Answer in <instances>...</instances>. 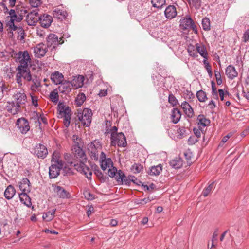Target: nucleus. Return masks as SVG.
I'll use <instances>...</instances> for the list:
<instances>
[{"instance_id":"obj_8","label":"nucleus","mask_w":249,"mask_h":249,"mask_svg":"<svg viewBox=\"0 0 249 249\" xmlns=\"http://www.w3.org/2000/svg\"><path fill=\"white\" fill-rule=\"evenodd\" d=\"M180 27L183 30L191 29L196 34L198 33L196 25L189 16H186L180 19Z\"/></svg>"},{"instance_id":"obj_50","label":"nucleus","mask_w":249,"mask_h":249,"mask_svg":"<svg viewBox=\"0 0 249 249\" xmlns=\"http://www.w3.org/2000/svg\"><path fill=\"white\" fill-rule=\"evenodd\" d=\"M16 30H17V32L18 35V37H20L19 39L20 40L24 39L25 36V32L23 28L21 27H19L18 28L17 27V29Z\"/></svg>"},{"instance_id":"obj_12","label":"nucleus","mask_w":249,"mask_h":249,"mask_svg":"<svg viewBox=\"0 0 249 249\" xmlns=\"http://www.w3.org/2000/svg\"><path fill=\"white\" fill-rule=\"evenodd\" d=\"M16 125L18 126L20 132L23 134H26L30 129L29 122L24 118L18 119Z\"/></svg>"},{"instance_id":"obj_63","label":"nucleus","mask_w":249,"mask_h":249,"mask_svg":"<svg viewBox=\"0 0 249 249\" xmlns=\"http://www.w3.org/2000/svg\"><path fill=\"white\" fill-rule=\"evenodd\" d=\"M58 110L59 111V114H60L66 108V107L63 104L59 103L58 104Z\"/></svg>"},{"instance_id":"obj_11","label":"nucleus","mask_w":249,"mask_h":249,"mask_svg":"<svg viewBox=\"0 0 249 249\" xmlns=\"http://www.w3.org/2000/svg\"><path fill=\"white\" fill-rule=\"evenodd\" d=\"M32 152L38 158L41 159L45 158L48 154V150L46 146L41 144H36Z\"/></svg>"},{"instance_id":"obj_31","label":"nucleus","mask_w":249,"mask_h":249,"mask_svg":"<svg viewBox=\"0 0 249 249\" xmlns=\"http://www.w3.org/2000/svg\"><path fill=\"white\" fill-rule=\"evenodd\" d=\"M16 190L12 185H9L4 192V196L8 200L12 198L15 194Z\"/></svg>"},{"instance_id":"obj_5","label":"nucleus","mask_w":249,"mask_h":249,"mask_svg":"<svg viewBox=\"0 0 249 249\" xmlns=\"http://www.w3.org/2000/svg\"><path fill=\"white\" fill-rule=\"evenodd\" d=\"M92 111L88 108H85L81 112H78L77 117L78 120L85 126H89L91 122Z\"/></svg>"},{"instance_id":"obj_32","label":"nucleus","mask_w":249,"mask_h":249,"mask_svg":"<svg viewBox=\"0 0 249 249\" xmlns=\"http://www.w3.org/2000/svg\"><path fill=\"white\" fill-rule=\"evenodd\" d=\"M30 182L27 178H23L19 185L20 189L22 192L30 191Z\"/></svg>"},{"instance_id":"obj_45","label":"nucleus","mask_w":249,"mask_h":249,"mask_svg":"<svg viewBox=\"0 0 249 249\" xmlns=\"http://www.w3.org/2000/svg\"><path fill=\"white\" fill-rule=\"evenodd\" d=\"M196 96L200 102H205L207 99L206 93L202 90L197 92Z\"/></svg>"},{"instance_id":"obj_38","label":"nucleus","mask_w":249,"mask_h":249,"mask_svg":"<svg viewBox=\"0 0 249 249\" xmlns=\"http://www.w3.org/2000/svg\"><path fill=\"white\" fill-rule=\"evenodd\" d=\"M52 164L59 165L63 164L62 160H60L59 154L57 152H54L52 155L51 160Z\"/></svg>"},{"instance_id":"obj_7","label":"nucleus","mask_w":249,"mask_h":249,"mask_svg":"<svg viewBox=\"0 0 249 249\" xmlns=\"http://www.w3.org/2000/svg\"><path fill=\"white\" fill-rule=\"evenodd\" d=\"M8 13L10 19L7 22V26H9L11 30L15 31L17 29V27L14 24V22H19L22 20V18L20 15L18 14L17 10L15 11L13 9H11Z\"/></svg>"},{"instance_id":"obj_4","label":"nucleus","mask_w":249,"mask_h":249,"mask_svg":"<svg viewBox=\"0 0 249 249\" xmlns=\"http://www.w3.org/2000/svg\"><path fill=\"white\" fill-rule=\"evenodd\" d=\"M74 144L72 147L73 154L75 159L79 160L80 162H85L87 161V157L84 150L82 149L78 142V138L73 136Z\"/></svg>"},{"instance_id":"obj_52","label":"nucleus","mask_w":249,"mask_h":249,"mask_svg":"<svg viewBox=\"0 0 249 249\" xmlns=\"http://www.w3.org/2000/svg\"><path fill=\"white\" fill-rule=\"evenodd\" d=\"M212 95L213 98L215 99H218V95L217 92L216 88L214 86V83L213 82H212Z\"/></svg>"},{"instance_id":"obj_21","label":"nucleus","mask_w":249,"mask_h":249,"mask_svg":"<svg viewBox=\"0 0 249 249\" xmlns=\"http://www.w3.org/2000/svg\"><path fill=\"white\" fill-rule=\"evenodd\" d=\"M164 14L166 18L172 19L177 16L176 8L174 5H169L164 11Z\"/></svg>"},{"instance_id":"obj_27","label":"nucleus","mask_w":249,"mask_h":249,"mask_svg":"<svg viewBox=\"0 0 249 249\" xmlns=\"http://www.w3.org/2000/svg\"><path fill=\"white\" fill-rule=\"evenodd\" d=\"M196 49L199 54L205 59H208V53L205 45L196 43Z\"/></svg>"},{"instance_id":"obj_37","label":"nucleus","mask_w":249,"mask_h":249,"mask_svg":"<svg viewBox=\"0 0 249 249\" xmlns=\"http://www.w3.org/2000/svg\"><path fill=\"white\" fill-rule=\"evenodd\" d=\"M31 81L33 84L31 86V89L32 90L35 91L41 86L40 81L36 76L32 77Z\"/></svg>"},{"instance_id":"obj_46","label":"nucleus","mask_w":249,"mask_h":249,"mask_svg":"<svg viewBox=\"0 0 249 249\" xmlns=\"http://www.w3.org/2000/svg\"><path fill=\"white\" fill-rule=\"evenodd\" d=\"M143 169V167L140 164L135 163L134 164L131 168V170L134 173H140Z\"/></svg>"},{"instance_id":"obj_56","label":"nucleus","mask_w":249,"mask_h":249,"mask_svg":"<svg viewBox=\"0 0 249 249\" xmlns=\"http://www.w3.org/2000/svg\"><path fill=\"white\" fill-rule=\"evenodd\" d=\"M117 172V170L115 167H112L111 169H109L108 174L110 177L113 178L115 176Z\"/></svg>"},{"instance_id":"obj_51","label":"nucleus","mask_w":249,"mask_h":249,"mask_svg":"<svg viewBox=\"0 0 249 249\" xmlns=\"http://www.w3.org/2000/svg\"><path fill=\"white\" fill-rule=\"evenodd\" d=\"M50 98L52 101L54 103H57L59 100L58 94L57 92H51L50 94Z\"/></svg>"},{"instance_id":"obj_58","label":"nucleus","mask_w":249,"mask_h":249,"mask_svg":"<svg viewBox=\"0 0 249 249\" xmlns=\"http://www.w3.org/2000/svg\"><path fill=\"white\" fill-rule=\"evenodd\" d=\"M218 91L219 96L221 101L224 100V98L225 96H226V95H228V92L227 91H226V92L225 93L223 89H218Z\"/></svg>"},{"instance_id":"obj_64","label":"nucleus","mask_w":249,"mask_h":249,"mask_svg":"<svg viewBox=\"0 0 249 249\" xmlns=\"http://www.w3.org/2000/svg\"><path fill=\"white\" fill-rule=\"evenodd\" d=\"M188 142L189 144L192 145L197 142H198V140L197 139H194V138L190 137L188 139Z\"/></svg>"},{"instance_id":"obj_28","label":"nucleus","mask_w":249,"mask_h":249,"mask_svg":"<svg viewBox=\"0 0 249 249\" xmlns=\"http://www.w3.org/2000/svg\"><path fill=\"white\" fill-rule=\"evenodd\" d=\"M181 107L187 116L189 117L192 116L194 113L193 109L188 103L186 101L183 102L182 103Z\"/></svg>"},{"instance_id":"obj_44","label":"nucleus","mask_w":249,"mask_h":249,"mask_svg":"<svg viewBox=\"0 0 249 249\" xmlns=\"http://www.w3.org/2000/svg\"><path fill=\"white\" fill-rule=\"evenodd\" d=\"M202 26L205 31L210 30V21L208 18H205L202 20Z\"/></svg>"},{"instance_id":"obj_29","label":"nucleus","mask_w":249,"mask_h":249,"mask_svg":"<svg viewBox=\"0 0 249 249\" xmlns=\"http://www.w3.org/2000/svg\"><path fill=\"white\" fill-rule=\"evenodd\" d=\"M181 116L180 111L178 108H173L171 114L172 122L175 124L178 123L181 118Z\"/></svg>"},{"instance_id":"obj_26","label":"nucleus","mask_w":249,"mask_h":249,"mask_svg":"<svg viewBox=\"0 0 249 249\" xmlns=\"http://www.w3.org/2000/svg\"><path fill=\"white\" fill-rule=\"evenodd\" d=\"M19 199L22 203L28 207L32 205V202L30 197L27 194L26 192H23L19 195Z\"/></svg>"},{"instance_id":"obj_62","label":"nucleus","mask_w":249,"mask_h":249,"mask_svg":"<svg viewBox=\"0 0 249 249\" xmlns=\"http://www.w3.org/2000/svg\"><path fill=\"white\" fill-rule=\"evenodd\" d=\"M184 155L186 158V159L187 160H191V158L192 157V152H191L190 151V150H188L187 151H186L184 153Z\"/></svg>"},{"instance_id":"obj_24","label":"nucleus","mask_w":249,"mask_h":249,"mask_svg":"<svg viewBox=\"0 0 249 249\" xmlns=\"http://www.w3.org/2000/svg\"><path fill=\"white\" fill-rule=\"evenodd\" d=\"M226 74L230 79H233L238 75L235 68L232 65L228 66L226 69Z\"/></svg>"},{"instance_id":"obj_3","label":"nucleus","mask_w":249,"mask_h":249,"mask_svg":"<svg viewBox=\"0 0 249 249\" xmlns=\"http://www.w3.org/2000/svg\"><path fill=\"white\" fill-rule=\"evenodd\" d=\"M102 147L101 142L97 140L93 141L87 145L89 154L92 160L96 161L98 160L99 154Z\"/></svg>"},{"instance_id":"obj_16","label":"nucleus","mask_w":249,"mask_h":249,"mask_svg":"<svg viewBox=\"0 0 249 249\" xmlns=\"http://www.w3.org/2000/svg\"><path fill=\"white\" fill-rule=\"evenodd\" d=\"M40 25L45 28H48L53 21L52 17L48 14H43L39 17V19Z\"/></svg>"},{"instance_id":"obj_48","label":"nucleus","mask_w":249,"mask_h":249,"mask_svg":"<svg viewBox=\"0 0 249 249\" xmlns=\"http://www.w3.org/2000/svg\"><path fill=\"white\" fill-rule=\"evenodd\" d=\"M188 52L190 56L193 57H196L198 56L197 53L195 51L194 46H190L187 49Z\"/></svg>"},{"instance_id":"obj_13","label":"nucleus","mask_w":249,"mask_h":249,"mask_svg":"<svg viewBox=\"0 0 249 249\" xmlns=\"http://www.w3.org/2000/svg\"><path fill=\"white\" fill-rule=\"evenodd\" d=\"M46 42L47 47L53 46V48H54L55 45L62 44L63 40L61 38L59 40L58 36L55 34H50L47 37Z\"/></svg>"},{"instance_id":"obj_41","label":"nucleus","mask_w":249,"mask_h":249,"mask_svg":"<svg viewBox=\"0 0 249 249\" xmlns=\"http://www.w3.org/2000/svg\"><path fill=\"white\" fill-rule=\"evenodd\" d=\"M101 167L103 170H105L107 168L109 167L111 165L112 166V162L110 158H108L107 160L100 161Z\"/></svg>"},{"instance_id":"obj_2","label":"nucleus","mask_w":249,"mask_h":249,"mask_svg":"<svg viewBox=\"0 0 249 249\" xmlns=\"http://www.w3.org/2000/svg\"><path fill=\"white\" fill-rule=\"evenodd\" d=\"M16 70L18 72L16 75V81L19 86H22V78L29 82L32 80V76L29 67H17Z\"/></svg>"},{"instance_id":"obj_61","label":"nucleus","mask_w":249,"mask_h":249,"mask_svg":"<svg viewBox=\"0 0 249 249\" xmlns=\"http://www.w3.org/2000/svg\"><path fill=\"white\" fill-rule=\"evenodd\" d=\"M205 68L207 70L209 76L211 77L212 76V71L210 64H209L207 66H205Z\"/></svg>"},{"instance_id":"obj_14","label":"nucleus","mask_w":249,"mask_h":249,"mask_svg":"<svg viewBox=\"0 0 249 249\" xmlns=\"http://www.w3.org/2000/svg\"><path fill=\"white\" fill-rule=\"evenodd\" d=\"M39 14L36 9L30 12L26 17V21L30 26H35L39 19Z\"/></svg>"},{"instance_id":"obj_33","label":"nucleus","mask_w":249,"mask_h":249,"mask_svg":"<svg viewBox=\"0 0 249 249\" xmlns=\"http://www.w3.org/2000/svg\"><path fill=\"white\" fill-rule=\"evenodd\" d=\"M56 209H53L51 211H49L46 213H43L42 218L46 221H51L55 216Z\"/></svg>"},{"instance_id":"obj_57","label":"nucleus","mask_w":249,"mask_h":249,"mask_svg":"<svg viewBox=\"0 0 249 249\" xmlns=\"http://www.w3.org/2000/svg\"><path fill=\"white\" fill-rule=\"evenodd\" d=\"M36 118L37 119L38 122V124L40 125L41 123L40 121H41L43 123H46V121L45 118L43 116V115L39 114L38 113H36Z\"/></svg>"},{"instance_id":"obj_23","label":"nucleus","mask_w":249,"mask_h":249,"mask_svg":"<svg viewBox=\"0 0 249 249\" xmlns=\"http://www.w3.org/2000/svg\"><path fill=\"white\" fill-rule=\"evenodd\" d=\"M60 115L64 117L65 121L64 125L68 127L70 124L71 110L69 107H66V108L62 112Z\"/></svg>"},{"instance_id":"obj_43","label":"nucleus","mask_w":249,"mask_h":249,"mask_svg":"<svg viewBox=\"0 0 249 249\" xmlns=\"http://www.w3.org/2000/svg\"><path fill=\"white\" fill-rule=\"evenodd\" d=\"M190 6L194 7L196 9H198L201 5V0H186Z\"/></svg>"},{"instance_id":"obj_42","label":"nucleus","mask_w":249,"mask_h":249,"mask_svg":"<svg viewBox=\"0 0 249 249\" xmlns=\"http://www.w3.org/2000/svg\"><path fill=\"white\" fill-rule=\"evenodd\" d=\"M165 0H151L153 6L159 9L165 4Z\"/></svg>"},{"instance_id":"obj_22","label":"nucleus","mask_w":249,"mask_h":249,"mask_svg":"<svg viewBox=\"0 0 249 249\" xmlns=\"http://www.w3.org/2000/svg\"><path fill=\"white\" fill-rule=\"evenodd\" d=\"M71 85L69 81H65L61 83L58 87V90L60 93L63 94H68L71 90Z\"/></svg>"},{"instance_id":"obj_1","label":"nucleus","mask_w":249,"mask_h":249,"mask_svg":"<svg viewBox=\"0 0 249 249\" xmlns=\"http://www.w3.org/2000/svg\"><path fill=\"white\" fill-rule=\"evenodd\" d=\"M11 55L16 61L19 63L18 67H27L31 63V58L27 51H20L17 53L13 50Z\"/></svg>"},{"instance_id":"obj_6","label":"nucleus","mask_w":249,"mask_h":249,"mask_svg":"<svg viewBox=\"0 0 249 249\" xmlns=\"http://www.w3.org/2000/svg\"><path fill=\"white\" fill-rule=\"evenodd\" d=\"M71 165H73L76 170L81 173H83L89 179H91L92 171L84 162H79V163H75L72 161L70 162Z\"/></svg>"},{"instance_id":"obj_9","label":"nucleus","mask_w":249,"mask_h":249,"mask_svg":"<svg viewBox=\"0 0 249 249\" xmlns=\"http://www.w3.org/2000/svg\"><path fill=\"white\" fill-rule=\"evenodd\" d=\"M13 98L18 107L20 108L27 102V97L23 90L16 91L13 95Z\"/></svg>"},{"instance_id":"obj_53","label":"nucleus","mask_w":249,"mask_h":249,"mask_svg":"<svg viewBox=\"0 0 249 249\" xmlns=\"http://www.w3.org/2000/svg\"><path fill=\"white\" fill-rule=\"evenodd\" d=\"M31 6L33 7L36 8L41 4L40 0H29Z\"/></svg>"},{"instance_id":"obj_39","label":"nucleus","mask_w":249,"mask_h":249,"mask_svg":"<svg viewBox=\"0 0 249 249\" xmlns=\"http://www.w3.org/2000/svg\"><path fill=\"white\" fill-rule=\"evenodd\" d=\"M86 100V96L83 93L78 94L76 98L75 102L78 106H81Z\"/></svg>"},{"instance_id":"obj_15","label":"nucleus","mask_w":249,"mask_h":249,"mask_svg":"<svg viewBox=\"0 0 249 249\" xmlns=\"http://www.w3.org/2000/svg\"><path fill=\"white\" fill-rule=\"evenodd\" d=\"M63 167V164H51L49 167V174L50 178H55L60 174V171Z\"/></svg>"},{"instance_id":"obj_59","label":"nucleus","mask_w":249,"mask_h":249,"mask_svg":"<svg viewBox=\"0 0 249 249\" xmlns=\"http://www.w3.org/2000/svg\"><path fill=\"white\" fill-rule=\"evenodd\" d=\"M249 39V29L247 30L243 34V40L244 42H247Z\"/></svg>"},{"instance_id":"obj_55","label":"nucleus","mask_w":249,"mask_h":249,"mask_svg":"<svg viewBox=\"0 0 249 249\" xmlns=\"http://www.w3.org/2000/svg\"><path fill=\"white\" fill-rule=\"evenodd\" d=\"M17 12L19 15L21 16L22 19L24 16L28 13V11L24 7H21L20 9H17Z\"/></svg>"},{"instance_id":"obj_49","label":"nucleus","mask_w":249,"mask_h":249,"mask_svg":"<svg viewBox=\"0 0 249 249\" xmlns=\"http://www.w3.org/2000/svg\"><path fill=\"white\" fill-rule=\"evenodd\" d=\"M168 102L172 105L173 106H176L178 101L175 96L173 94H170L168 97Z\"/></svg>"},{"instance_id":"obj_25","label":"nucleus","mask_w":249,"mask_h":249,"mask_svg":"<svg viewBox=\"0 0 249 249\" xmlns=\"http://www.w3.org/2000/svg\"><path fill=\"white\" fill-rule=\"evenodd\" d=\"M63 75L58 71H55L51 75V79L56 85L60 84L63 79Z\"/></svg>"},{"instance_id":"obj_10","label":"nucleus","mask_w":249,"mask_h":249,"mask_svg":"<svg viewBox=\"0 0 249 249\" xmlns=\"http://www.w3.org/2000/svg\"><path fill=\"white\" fill-rule=\"evenodd\" d=\"M111 139L112 145L117 144L118 146L123 147H125L127 145L126 138L122 132L118 133L115 136L113 135Z\"/></svg>"},{"instance_id":"obj_17","label":"nucleus","mask_w":249,"mask_h":249,"mask_svg":"<svg viewBox=\"0 0 249 249\" xmlns=\"http://www.w3.org/2000/svg\"><path fill=\"white\" fill-rule=\"evenodd\" d=\"M34 52L36 57L41 58L45 55L47 52V48L43 43L37 44L34 48Z\"/></svg>"},{"instance_id":"obj_18","label":"nucleus","mask_w":249,"mask_h":249,"mask_svg":"<svg viewBox=\"0 0 249 249\" xmlns=\"http://www.w3.org/2000/svg\"><path fill=\"white\" fill-rule=\"evenodd\" d=\"M84 80V77L83 76L78 75L76 76H73L72 79L70 83L72 87L74 89H77L83 86Z\"/></svg>"},{"instance_id":"obj_34","label":"nucleus","mask_w":249,"mask_h":249,"mask_svg":"<svg viewBox=\"0 0 249 249\" xmlns=\"http://www.w3.org/2000/svg\"><path fill=\"white\" fill-rule=\"evenodd\" d=\"M162 170V165L160 164L157 166L151 167L148 173L151 176H158Z\"/></svg>"},{"instance_id":"obj_36","label":"nucleus","mask_w":249,"mask_h":249,"mask_svg":"<svg viewBox=\"0 0 249 249\" xmlns=\"http://www.w3.org/2000/svg\"><path fill=\"white\" fill-rule=\"evenodd\" d=\"M169 164L175 169H179L182 166V161L180 158H176L171 160Z\"/></svg>"},{"instance_id":"obj_19","label":"nucleus","mask_w":249,"mask_h":249,"mask_svg":"<svg viewBox=\"0 0 249 249\" xmlns=\"http://www.w3.org/2000/svg\"><path fill=\"white\" fill-rule=\"evenodd\" d=\"M53 187L54 192L58 197L65 198L69 197V193L63 187L56 185H53Z\"/></svg>"},{"instance_id":"obj_54","label":"nucleus","mask_w":249,"mask_h":249,"mask_svg":"<svg viewBox=\"0 0 249 249\" xmlns=\"http://www.w3.org/2000/svg\"><path fill=\"white\" fill-rule=\"evenodd\" d=\"M215 77L217 85H220L222 83L220 73L218 71H215Z\"/></svg>"},{"instance_id":"obj_35","label":"nucleus","mask_w":249,"mask_h":249,"mask_svg":"<svg viewBox=\"0 0 249 249\" xmlns=\"http://www.w3.org/2000/svg\"><path fill=\"white\" fill-rule=\"evenodd\" d=\"M198 124L203 126H206L210 124V120L203 115H199L197 117Z\"/></svg>"},{"instance_id":"obj_40","label":"nucleus","mask_w":249,"mask_h":249,"mask_svg":"<svg viewBox=\"0 0 249 249\" xmlns=\"http://www.w3.org/2000/svg\"><path fill=\"white\" fill-rule=\"evenodd\" d=\"M118 183H123V179H124L125 175L121 170H119L114 177Z\"/></svg>"},{"instance_id":"obj_47","label":"nucleus","mask_w":249,"mask_h":249,"mask_svg":"<svg viewBox=\"0 0 249 249\" xmlns=\"http://www.w3.org/2000/svg\"><path fill=\"white\" fill-rule=\"evenodd\" d=\"M214 182H212L207 187L204 189L202 192V195L204 197H206L211 192L213 188Z\"/></svg>"},{"instance_id":"obj_60","label":"nucleus","mask_w":249,"mask_h":249,"mask_svg":"<svg viewBox=\"0 0 249 249\" xmlns=\"http://www.w3.org/2000/svg\"><path fill=\"white\" fill-rule=\"evenodd\" d=\"M117 128L116 126L112 127L110 129L111 133V139L112 138V136H115L116 135H117L118 133H117Z\"/></svg>"},{"instance_id":"obj_30","label":"nucleus","mask_w":249,"mask_h":249,"mask_svg":"<svg viewBox=\"0 0 249 249\" xmlns=\"http://www.w3.org/2000/svg\"><path fill=\"white\" fill-rule=\"evenodd\" d=\"M53 16L54 18L62 20L66 17L67 13L63 10L56 9L53 12Z\"/></svg>"},{"instance_id":"obj_20","label":"nucleus","mask_w":249,"mask_h":249,"mask_svg":"<svg viewBox=\"0 0 249 249\" xmlns=\"http://www.w3.org/2000/svg\"><path fill=\"white\" fill-rule=\"evenodd\" d=\"M7 111L13 115H15L20 111V108L18 107V105L15 101L8 102L6 107Z\"/></svg>"}]
</instances>
